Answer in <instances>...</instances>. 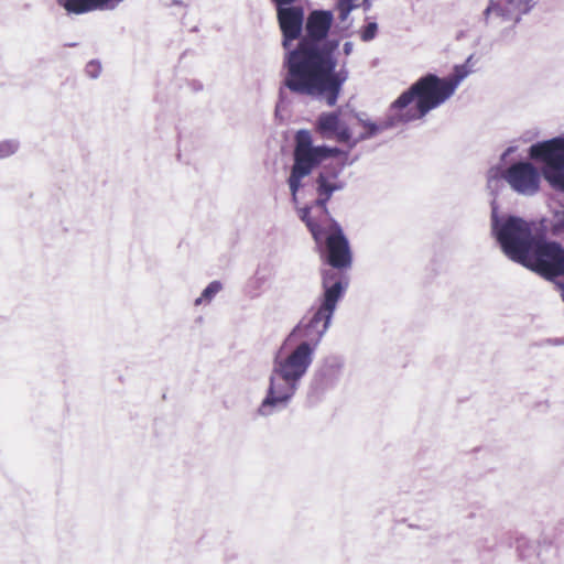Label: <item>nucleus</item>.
Here are the masks:
<instances>
[{
  "label": "nucleus",
  "mask_w": 564,
  "mask_h": 564,
  "mask_svg": "<svg viewBox=\"0 0 564 564\" xmlns=\"http://www.w3.org/2000/svg\"><path fill=\"white\" fill-rule=\"evenodd\" d=\"M321 275L318 307L310 318H303L294 326L273 357L265 395L256 411L260 417H270L289 406L313 364L317 347L332 325L338 303L349 286L347 274L322 270Z\"/></svg>",
  "instance_id": "1"
},
{
  "label": "nucleus",
  "mask_w": 564,
  "mask_h": 564,
  "mask_svg": "<svg viewBox=\"0 0 564 564\" xmlns=\"http://www.w3.org/2000/svg\"><path fill=\"white\" fill-rule=\"evenodd\" d=\"M333 23L330 10H312L305 18L297 45L285 52L283 59L284 87L324 100L329 107L337 104L350 75L346 61L337 69L340 41L329 37Z\"/></svg>",
  "instance_id": "2"
},
{
  "label": "nucleus",
  "mask_w": 564,
  "mask_h": 564,
  "mask_svg": "<svg viewBox=\"0 0 564 564\" xmlns=\"http://www.w3.org/2000/svg\"><path fill=\"white\" fill-rule=\"evenodd\" d=\"M532 223L513 215H499L495 202L491 203V232L502 252L513 262L528 259L529 251L542 230L533 229Z\"/></svg>",
  "instance_id": "3"
},
{
  "label": "nucleus",
  "mask_w": 564,
  "mask_h": 564,
  "mask_svg": "<svg viewBox=\"0 0 564 564\" xmlns=\"http://www.w3.org/2000/svg\"><path fill=\"white\" fill-rule=\"evenodd\" d=\"M452 96L444 78L427 73L415 80L395 101L410 123L423 119Z\"/></svg>",
  "instance_id": "4"
},
{
  "label": "nucleus",
  "mask_w": 564,
  "mask_h": 564,
  "mask_svg": "<svg viewBox=\"0 0 564 564\" xmlns=\"http://www.w3.org/2000/svg\"><path fill=\"white\" fill-rule=\"evenodd\" d=\"M293 149V164L288 178L291 197L297 202V193L302 187V181L319 166L325 160L337 156L341 153L338 148L326 144L314 145L312 134L306 129L295 133Z\"/></svg>",
  "instance_id": "5"
},
{
  "label": "nucleus",
  "mask_w": 564,
  "mask_h": 564,
  "mask_svg": "<svg viewBox=\"0 0 564 564\" xmlns=\"http://www.w3.org/2000/svg\"><path fill=\"white\" fill-rule=\"evenodd\" d=\"M520 264L549 281H554L556 286L562 290L564 301V283L555 281L556 278L564 276V247L561 243L547 241L545 232L542 230L538 234L528 259Z\"/></svg>",
  "instance_id": "6"
},
{
  "label": "nucleus",
  "mask_w": 564,
  "mask_h": 564,
  "mask_svg": "<svg viewBox=\"0 0 564 564\" xmlns=\"http://www.w3.org/2000/svg\"><path fill=\"white\" fill-rule=\"evenodd\" d=\"M535 3V0H488L480 19L486 26L508 24L497 36V41L508 43L514 39L516 25L522 15L529 13Z\"/></svg>",
  "instance_id": "7"
},
{
  "label": "nucleus",
  "mask_w": 564,
  "mask_h": 564,
  "mask_svg": "<svg viewBox=\"0 0 564 564\" xmlns=\"http://www.w3.org/2000/svg\"><path fill=\"white\" fill-rule=\"evenodd\" d=\"M330 221L329 228L321 232L319 241H315L322 260L327 263L335 272H343L352 264V252L348 238L339 223L330 215L327 217Z\"/></svg>",
  "instance_id": "8"
},
{
  "label": "nucleus",
  "mask_w": 564,
  "mask_h": 564,
  "mask_svg": "<svg viewBox=\"0 0 564 564\" xmlns=\"http://www.w3.org/2000/svg\"><path fill=\"white\" fill-rule=\"evenodd\" d=\"M344 367L345 360L339 355H328L319 361L307 388V402L311 405L322 402L326 393L337 387L343 376Z\"/></svg>",
  "instance_id": "9"
},
{
  "label": "nucleus",
  "mask_w": 564,
  "mask_h": 564,
  "mask_svg": "<svg viewBox=\"0 0 564 564\" xmlns=\"http://www.w3.org/2000/svg\"><path fill=\"white\" fill-rule=\"evenodd\" d=\"M528 155L540 164L543 178L551 184L564 174V135L533 143Z\"/></svg>",
  "instance_id": "10"
},
{
  "label": "nucleus",
  "mask_w": 564,
  "mask_h": 564,
  "mask_svg": "<svg viewBox=\"0 0 564 564\" xmlns=\"http://www.w3.org/2000/svg\"><path fill=\"white\" fill-rule=\"evenodd\" d=\"M542 177L541 170L527 160L512 163L502 173V178L513 192L529 197L540 192Z\"/></svg>",
  "instance_id": "11"
},
{
  "label": "nucleus",
  "mask_w": 564,
  "mask_h": 564,
  "mask_svg": "<svg viewBox=\"0 0 564 564\" xmlns=\"http://www.w3.org/2000/svg\"><path fill=\"white\" fill-rule=\"evenodd\" d=\"M346 166V162H332L325 164L315 178L316 199L314 206L318 207L327 217L329 210L327 204L335 192L343 191L346 183L339 180Z\"/></svg>",
  "instance_id": "12"
},
{
  "label": "nucleus",
  "mask_w": 564,
  "mask_h": 564,
  "mask_svg": "<svg viewBox=\"0 0 564 564\" xmlns=\"http://www.w3.org/2000/svg\"><path fill=\"white\" fill-rule=\"evenodd\" d=\"M276 10V19L282 33V47L285 52L292 50L295 40L302 37L305 13L302 6H289Z\"/></svg>",
  "instance_id": "13"
},
{
  "label": "nucleus",
  "mask_w": 564,
  "mask_h": 564,
  "mask_svg": "<svg viewBox=\"0 0 564 564\" xmlns=\"http://www.w3.org/2000/svg\"><path fill=\"white\" fill-rule=\"evenodd\" d=\"M409 122L405 116L403 115L397 101L394 100L389 106L384 115V118L380 122H375L372 120L366 122L364 127L366 131L362 132L357 140L352 141L349 147L354 148L358 141L371 139L379 132L391 130L400 126H405Z\"/></svg>",
  "instance_id": "14"
},
{
  "label": "nucleus",
  "mask_w": 564,
  "mask_h": 564,
  "mask_svg": "<svg viewBox=\"0 0 564 564\" xmlns=\"http://www.w3.org/2000/svg\"><path fill=\"white\" fill-rule=\"evenodd\" d=\"M67 14H85L93 11L113 10L122 0H56Z\"/></svg>",
  "instance_id": "15"
},
{
  "label": "nucleus",
  "mask_w": 564,
  "mask_h": 564,
  "mask_svg": "<svg viewBox=\"0 0 564 564\" xmlns=\"http://www.w3.org/2000/svg\"><path fill=\"white\" fill-rule=\"evenodd\" d=\"M340 123L339 115L333 112H322L316 120V131L324 138L334 135V131L338 130Z\"/></svg>",
  "instance_id": "16"
},
{
  "label": "nucleus",
  "mask_w": 564,
  "mask_h": 564,
  "mask_svg": "<svg viewBox=\"0 0 564 564\" xmlns=\"http://www.w3.org/2000/svg\"><path fill=\"white\" fill-rule=\"evenodd\" d=\"M315 209L319 212L322 216H324L327 220V216L318 208L314 206V202L311 206H305L299 210V216L302 221L305 223L306 227L308 228L314 241H319L321 232L325 229L323 228L318 223L314 221L311 217L312 210Z\"/></svg>",
  "instance_id": "17"
},
{
  "label": "nucleus",
  "mask_w": 564,
  "mask_h": 564,
  "mask_svg": "<svg viewBox=\"0 0 564 564\" xmlns=\"http://www.w3.org/2000/svg\"><path fill=\"white\" fill-rule=\"evenodd\" d=\"M471 73V69L470 68H467V65H456L454 67V70L453 73L448 76V77H445V82L448 86V88L452 90V93L454 94L456 91V89L458 88V86L460 85V83Z\"/></svg>",
  "instance_id": "18"
},
{
  "label": "nucleus",
  "mask_w": 564,
  "mask_h": 564,
  "mask_svg": "<svg viewBox=\"0 0 564 564\" xmlns=\"http://www.w3.org/2000/svg\"><path fill=\"white\" fill-rule=\"evenodd\" d=\"M223 290L220 281H212L202 292L200 296L194 302L196 306L203 303H210L213 299Z\"/></svg>",
  "instance_id": "19"
},
{
  "label": "nucleus",
  "mask_w": 564,
  "mask_h": 564,
  "mask_svg": "<svg viewBox=\"0 0 564 564\" xmlns=\"http://www.w3.org/2000/svg\"><path fill=\"white\" fill-rule=\"evenodd\" d=\"M20 149V142L17 139L0 141V160L8 159L15 154Z\"/></svg>",
  "instance_id": "20"
},
{
  "label": "nucleus",
  "mask_w": 564,
  "mask_h": 564,
  "mask_svg": "<svg viewBox=\"0 0 564 564\" xmlns=\"http://www.w3.org/2000/svg\"><path fill=\"white\" fill-rule=\"evenodd\" d=\"M102 70L101 62L99 59H90L85 65V75L89 77L90 79H97L99 78Z\"/></svg>",
  "instance_id": "21"
},
{
  "label": "nucleus",
  "mask_w": 564,
  "mask_h": 564,
  "mask_svg": "<svg viewBox=\"0 0 564 564\" xmlns=\"http://www.w3.org/2000/svg\"><path fill=\"white\" fill-rule=\"evenodd\" d=\"M378 33L377 22H368L360 31V39L364 42L372 41Z\"/></svg>",
  "instance_id": "22"
},
{
  "label": "nucleus",
  "mask_w": 564,
  "mask_h": 564,
  "mask_svg": "<svg viewBox=\"0 0 564 564\" xmlns=\"http://www.w3.org/2000/svg\"><path fill=\"white\" fill-rule=\"evenodd\" d=\"M351 0H338L336 3V8L339 12L338 19L344 22L348 19L350 12L355 9L350 3Z\"/></svg>",
  "instance_id": "23"
},
{
  "label": "nucleus",
  "mask_w": 564,
  "mask_h": 564,
  "mask_svg": "<svg viewBox=\"0 0 564 564\" xmlns=\"http://www.w3.org/2000/svg\"><path fill=\"white\" fill-rule=\"evenodd\" d=\"M334 135L340 142L348 143L351 140L350 129L347 126L341 124V122L338 124V130L334 131Z\"/></svg>",
  "instance_id": "24"
},
{
  "label": "nucleus",
  "mask_w": 564,
  "mask_h": 564,
  "mask_svg": "<svg viewBox=\"0 0 564 564\" xmlns=\"http://www.w3.org/2000/svg\"><path fill=\"white\" fill-rule=\"evenodd\" d=\"M529 549L534 551L533 545H530V542L527 539L521 538V539L518 540V542H517V550H518L519 555L521 557L525 558V557L530 556V553L528 552Z\"/></svg>",
  "instance_id": "25"
},
{
  "label": "nucleus",
  "mask_w": 564,
  "mask_h": 564,
  "mask_svg": "<svg viewBox=\"0 0 564 564\" xmlns=\"http://www.w3.org/2000/svg\"><path fill=\"white\" fill-rule=\"evenodd\" d=\"M552 230L555 234L564 231V210L556 214L555 220L552 224Z\"/></svg>",
  "instance_id": "26"
},
{
  "label": "nucleus",
  "mask_w": 564,
  "mask_h": 564,
  "mask_svg": "<svg viewBox=\"0 0 564 564\" xmlns=\"http://www.w3.org/2000/svg\"><path fill=\"white\" fill-rule=\"evenodd\" d=\"M549 185L552 188L564 193V173Z\"/></svg>",
  "instance_id": "27"
},
{
  "label": "nucleus",
  "mask_w": 564,
  "mask_h": 564,
  "mask_svg": "<svg viewBox=\"0 0 564 564\" xmlns=\"http://www.w3.org/2000/svg\"><path fill=\"white\" fill-rule=\"evenodd\" d=\"M275 9L283 7L295 6L296 0H271Z\"/></svg>",
  "instance_id": "28"
},
{
  "label": "nucleus",
  "mask_w": 564,
  "mask_h": 564,
  "mask_svg": "<svg viewBox=\"0 0 564 564\" xmlns=\"http://www.w3.org/2000/svg\"><path fill=\"white\" fill-rule=\"evenodd\" d=\"M341 50L345 56H349L354 52V43L351 41H346L343 44Z\"/></svg>",
  "instance_id": "29"
},
{
  "label": "nucleus",
  "mask_w": 564,
  "mask_h": 564,
  "mask_svg": "<svg viewBox=\"0 0 564 564\" xmlns=\"http://www.w3.org/2000/svg\"><path fill=\"white\" fill-rule=\"evenodd\" d=\"M355 117L362 127H365L366 122L370 121V119L367 118V115L365 112H358L356 113Z\"/></svg>",
  "instance_id": "30"
},
{
  "label": "nucleus",
  "mask_w": 564,
  "mask_h": 564,
  "mask_svg": "<svg viewBox=\"0 0 564 564\" xmlns=\"http://www.w3.org/2000/svg\"><path fill=\"white\" fill-rule=\"evenodd\" d=\"M517 150L516 147H508L501 154V160L505 161L509 155H511Z\"/></svg>",
  "instance_id": "31"
},
{
  "label": "nucleus",
  "mask_w": 564,
  "mask_h": 564,
  "mask_svg": "<svg viewBox=\"0 0 564 564\" xmlns=\"http://www.w3.org/2000/svg\"><path fill=\"white\" fill-rule=\"evenodd\" d=\"M463 65H467V68H470L473 70V67L475 65L474 55H469Z\"/></svg>",
  "instance_id": "32"
},
{
  "label": "nucleus",
  "mask_w": 564,
  "mask_h": 564,
  "mask_svg": "<svg viewBox=\"0 0 564 564\" xmlns=\"http://www.w3.org/2000/svg\"><path fill=\"white\" fill-rule=\"evenodd\" d=\"M360 6H362V7H364V10H365V11H368V10L370 9V7H371V2H370V0H362V2L360 3Z\"/></svg>",
  "instance_id": "33"
},
{
  "label": "nucleus",
  "mask_w": 564,
  "mask_h": 564,
  "mask_svg": "<svg viewBox=\"0 0 564 564\" xmlns=\"http://www.w3.org/2000/svg\"><path fill=\"white\" fill-rule=\"evenodd\" d=\"M350 3L354 6V8L360 7L359 0H351Z\"/></svg>",
  "instance_id": "34"
},
{
  "label": "nucleus",
  "mask_w": 564,
  "mask_h": 564,
  "mask_svg": "<svg viewBox=\"0 0 564 564\" xmlns=\"http://www.w3.org/2000/svg\"><path fill=\"white\" fill-rule=\"evenodd\" d=\"M174 6H183V1L181 0H173Z\"/></svg>",
  "instance_id": "35"
},
{
  "label": "nucleus",
  "mask_w": 564,
  "mask_h": 564,
  "mask_svg": "<svg viewBox=\"0 0 564 564\" xmlns=\"http://www.w3.org/2000/svg\"><path fill=\"white\" fill-rule=\"evenodd\" d=\"M78 44L76 42L65 44V46H68V47H75Z\"/></svg>",
  "instance_id": "36"
},
{
  "label": "nucleus",
  "mask_w": 564,
  "mask_h": 564,
  "mask_svg": "<svg viewBox=\"0 0 564 564\" xmlns=\"http://www.w3.org/2000/svg\"><path fill=\"white\" fill-rule=\"evenodd\" d=\"M166 1H167V0H164V1L162 0V3H163V4H165V6H167Z\"/></svg>",
  "instance_id": "37"
},
{
  "label": "nucleus",
  "mask_w": 564,
  "mask_h": 564,
  "mask_svg": "<svg viewBox=\"0 0 564 564\" xmlns=\"http://www.w3.org/2000/svg\"><path fill=\"white\" fill-rule=\"evenodd\" d=\"M166 1H167V0H164V1L162 0V3H163V4H165V6H167Z\"/></svg>",
  "instance_id": "38"
}]
</instances>
